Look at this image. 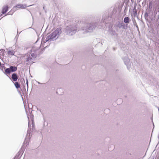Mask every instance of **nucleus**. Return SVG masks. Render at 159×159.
I'll return each mask as SVG.
<instances>
[{"instance_id": "f257e3e1", "label": "nucleus", "mask_w": 159, "mask_h": 159, "mask_svg": "<svg viewBox=\"0 0 159 159\" xmlns=\"http://www.w3.org/2000/svg\"><path fill=\"white\" fill-rule=\"evenodd\" d=\"M61 29L60 28H57L52 34V36L53 38L55 37L57 34H59L61 32Z\"/></svg>"}, {"instance_id": "f03ea898", "label": "nucleus", "mask_w": 159, "mask_h": 159, "mask_svg": "<svg viewBox=\"0 0 159 159\" xmlns=\"http://www.w3.org/2000/svg\"><path fill=\"white\" fill-rule=\"evenodd\" d=\"M28 6L25 4H19L17 5L15 7H17L20 9H23L25 8V7H27Z\"/></svg>"}, {"instance_id": "7ed1b4c3", "label": "nucleus", "mask_w": 159, "mask_h": 159, "mask_svg": "<svg viewBox=\"0 0 159 159\" xmlns=\"http://www.w3.org/2000/svg\"><path fill=\"white\" fill-rule=\"evenodd\" d=\"M11 79L13 81H16L18 79L17 74L16 73L12 74L11 75Z\"/></svg>"}, {"instance_id": "20e7f679", "label": "nucleus", "mask_w": 159, "mask_h": 159, "mask_svg": "<svg viewBox=\"0 0 159 159\" xmlns=\"http://www.w3.org/2000/svg\"><path fill=\"white\" fill-rule=\"evenodd\" d=\"M8 8V7L7 5L4 6L2 10V13H5L7 11Z\"/></svg>"}, {"instance_id": "39448f33", "label": "nucleus", "mask_w": 159, "mask_h": 159, "mask_svg": "<svg viewBox=\"0 0 159 159\" xmlns=\"http://www.w3.org/2000/svg\"><path fill=\"white\" fill-rule=\"evenodd\" d=\"M10 68L11 72H15L17 70V67L15 66H10Z\"/></svg>"}, {"instance_id": "423d86ee", "label": "nucleus", "mask_w": 159, "mask_h": 159, "mask_svg": "<svg viewBox=\"0 0 159 159\" xmlns=\"http://www.w3.org/2000/svg\"><path fill=\"white\" fill-rule=\"evenodd\" d=\"M11 72L10 68H7L5 70V73L6 74H10Z\"/></svg>"}, {"instance_id": "0eeeda50", "label": "nucleus", "mask_w": 159, "mask_h": 159, "mask_svg": "<svg viewBox=\"0 0 159 159\" xmlns=\"http://www.w3.org/2000/svg\"><path fill=\"white\" fill-rule=\"evenodd\" d=\"M7 53L9 55L13 56L14 55L15 52L13 51L9 50L7 51Z\"/></svg>"}, {"instance_id": "6e6552de", "label": "nucleus", "mask_w": 159, "mask_h": 159, "mask_svg": "<svg viewBox=\"0 0 159 159\" xmlns=\"http://www.w3.org/2000/svg\"><path fill=\"white\" fill-rule=\"evenodd\" d=\"M124 20L125 23H128L129 21V18L128 17H126L125 18Z\"/></svg>"}, {"instance_id": "1a4fd4ad", "label": "nucleus", "mask_w": 159, "mask_h": 159, "mask_svg": "<svg viewBox=\"0 0 159 159\" xmlns=\"http://www.w3.org/2000/svg\"><path fill=\"white\" fill-rule=\"evenodd\" d=\"M15 85L16 88L17 89L20 87V85L18 82H16L15 83Z\"/></svg>"}, {"instance_id": "9d476101", "label": "nucleus", "mask_w": 159, "mask_h": 159, "mask_svg": "<svg viewBox=\"0 0 159 159\" xmlns=\"http://www.w3.org/2000/svg\"><path fill=\"white\" fill-rule=\"evenodd\" d=\"M50 38L51 36H50V35L48 36L46 38L47 41Z\"/></svg>"}, {"instance_id": "9b49d317", "label": "nucleus", "mask_w": 159, "mask_h": 159, "mask_svg": "<svg viewBox=\"0 0 159 159\" xmlns=\"http://www.w3.org/2000/svg\"><path fill=\"white\" fill-rule=\"evenodd\" d=\"M31 56H32V57H36V56H35V54H34V53H32L31 54Z\"/></svg>"}, {"instance_id": "f8f14e48", "label": "nucleus", "mask_w": 159, "mask_h": 159, "mask_svg": "<svg viewBox=\"0 0 159 159\" xmlns=\"http://www.w3.org/2000/svg\"><path fill=\"white\" fill-rule=\"evenodd\" d=\"M152 4V2H150L149 3V7H150V5H151V4Z\"/></svg>"}, {"instance_id": "ddd939ff", "label": "nucleus", "mask_w": 159, "mask_h": 159, "mask_svg": "<svg viewBox=\"0 0 159 159\" xmlns=\"http://www.w3.org/2000/svg\"><path fill=\"white\" fill-rule=\"evenodd\" d=\"M1 66V63L0 62V67Z\"/></svg>"}]
</instances>
